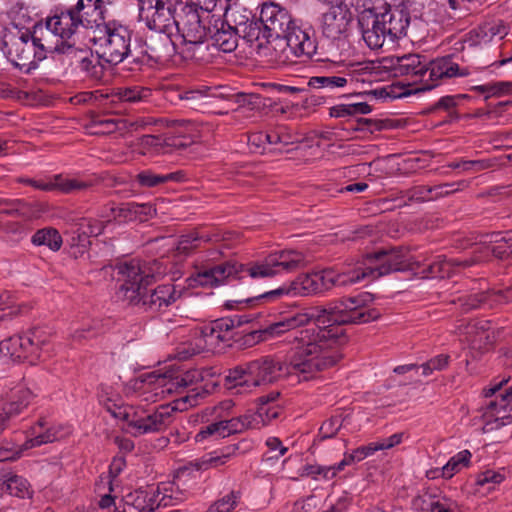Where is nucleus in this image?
<instances>
[{
	"instance_id": "1",
	"label": "nucleus",
	"mask_w": 512,
	"mask_h": 512,
	"mask_svg": "<svg viewBox=\"0 0 512 512\" xmlns=\"http://www.w3.org/2000/svg\"><path fill=\"white\" fill-rule=\"evenodd\" d=\"M373 300L371 293L362 292L325 307L317 306L309 311L297 312L311 316L306 325L313 321L315 326L299 327L286 333V340L295 344L286 363L287 374H295L307 381L336 365L341 355L332 349L347 341L343 325L369 323L381 317L378 309L366 308Z\"/></svg>"
},
{
	"instance_id": "2",
	"label": "nucleus",
	"mask_w": 512,
	"mask_h": 512,
	"mask_svg": "<svg viewBox=\"0 0 512 512\" xmlns=\"http://www.w3.org/2000/svg\"><path fill=\"white\" fill-rule=\"evenodd\" d=\"M118 280L122 281L119 297L128 305L145 311L158 312L172 305L179 295L172 284H163L155 289L148 287L166 274V266L158 259L133 258L115 266Z\"/></svg>"
},
{
	"instance_id": "3",
	"label": "nucleus",
	"mask_w": 512,
	"mask_h": 512,
	"mask_svg": "<svg viewBox=\"0 0 512 512\" xmlns=\"http://www.w3.org/2000/svg\"><path fill=\"white\" fill-rule=\"evenodd\" d=\"M306 265L305 255L297 250H281L269 255L263 263L247 266L234 260L224 261L199 271L189 278L190 286L215 287L229 279H242L244 274L251 278L272 277L281 272H293Z\"/></svg>"
},
{
	"instance_id": "4",
	"label": "nucleus",
	"mask_w": 512,
	"mask_h": 512,
	"mask_svg": "<svg viewBox=\"0 0 512 512\" xmlns=\"http://www.w3.org/2000/svg\"><path fill=\"white\" fill-rule=\"evenodd\" d=\"M261 21L267 42L271 38L284 39L292 53L318 62L317 44L311 29L297 26L289 11L276 3H263L260 9Z\"/></svg>"
},
{
	"instance_id": "5",
	"label": "nucleus",
	"mask_w": 512,
	"mask_h": 512,
	"mask_svg": "<svg viewBox=\"0 0 512 512\" xmlns=\"http://www.w3.org/2000/svg\"><path fill=\"white\" fill-rule=\"evenodd\" d=\"M250 321L247 315L213 320L195 329L193 339L176 348L175 357L184 361L202 352H222L226 347H231L234 338L239 335L236 329Z\"/></svg>"
},
{
	"instance_id": "6",
	"label": "nucleus",
	"mask_w": 512,
	"mask_h": 512,
	"mask_svg": "<svg viewBox=\"0 0 512 512\" xmlns=\"http://www.w3.org/2000/svg\"><path fill=\"white\" fill-rule=\"evenodd\" d=\"M512 256V230L507 231L501 240H495L494 244L476 247L472 256L453 258L449 262L441 259V256L425 258L422 263L418 260V277L422 279H442L449 273L450 266L466 269L484 261L490 257L500 260L509 259Z\"/></svg>"
},
{
	"instance_id": "7",
	"label": "nucleus",
	"mask_w": 512,
	"mask_h": 512,
	"mask_svg": "<svg viewBox=\"0 0 512 512\" xmlns=\"http://www.w3.org/2000/svg\"><path fill=\"white\" fill-rule=\"evenodd\" d=\"M287 374L286 363L273 356H263L228 370L225 384L238 392L276 382Z\"/></svg>"
},
{
	"instance_id": "8",
	"label": "nucleus",
	"mask_w": 512,
	"mask_h": 512,
	"mask_svg": "<svg viewBox=\"0 0 512 512\" xmlns=\"http://www.w3.org/2000/svg\"><path fill=\"white\" fill-rule=\"evenodd\" d=\"M98 28L103 33L97 38L96 53L99 60L116 66L125 59H131V64L144 65L145 56H139L131 49L132 31L127 26L113 21L104 23L102 28L98 25Z\"/></svg>"
},
{
	"instance_id": "9",
	"label": "nucleus",
	"mask_w": 512,
	"mask_h": 512,
	"mask_svg": "<svg viewBox=\"0 0 512 512\" xmlns=\"http://www.w3.org/2000/svg\"><path fill=\"white\" fill-rule=\"evenodd\" d=\"M411 260L412 255L408 247H382L367 254L364 264L354 269L356 274H363V279H377L393 272L410 269Z\"/></svg>"
},
{
	"instance_id": "10",
	"label": "nucleus",
	"mask_w": 512,
	"mask_h": 512,
	"mask_svg": "<svg viewBox=\"0 0 512 512\" xmlns=\"http://www.w3.org/2000/svg\"><path fill=\"white\" fill-rule=\"evenodd\" d=\"M2 50L8 60L26 74L41 61L28 29L7 31L2 39Z\"/></svg>"
},
{
	"instance_id": "11",
	"label": "nucleus",
	"mask_w": 512,
	"mask_h": 512,
	"mask_svg": "<svg viewBox=\"0 0 512 512\" xmlns=\"http://www.w3.org/2000/svg\"><path fill=\"white\" fill-rule=\"evenodd\" d=\"M176 409L169 405H161L155 410L135 409L130 414L118 412L117 417L127 422L130 433L140 436L165 431L173 422Z\"/></svg>"
},
{
	"instance_id": "12",
	"label": "nucleus",
	"mask_w": 512,
	"mask_h": 512,
	"mask_svg": "<svg viewBox=\"0 0 512 512\" xmlns=\"http://www.w3.org/2000/svg\"><path fill=\"white\" fill-rule=\"evenodd\" d=\"M509 378L493 379L488 387L483 389L486 398L494 397L487 403V412L495 417L494 421L487 422L490 429H499L512 422V385L504 388Z\"/></svg>"
},
{
	"instance_id": "13",
	"label": "nucleus",
	"mask_w": 512,
	"mask_h": 512,
	"mask_svg": "<svg viewBox=\"0 0 512 512\" xmlns=\"http://www.w3.org/2000/svg\"><path fill=\"white\" fill-rule=\"evenodd\" d=\"M177 0H138L139 20L150 30L167 32L176 23Z\"/></svg>"
},
{
	"instance_id": "14",
	"label": "nucleus",
	"mask_w": 512,
	"mask_h": 512,
	"mask_svg": "<svg viewBox=\"0 0 512 512\" xmlns=\"http://www.w3.org/2000/svg\"><path fill=\"white\" fill-rule=\"evenodd\" d=\"M175 26L183 37V54L186 58H194L195 48L208 40L210 24H204L197 9L186 7L184 16L176 20Z\"/></svg>"
},
{
	"instance_id": "15",
	"label": "nucleus",
	"mask_w": 512,
	"mask_h": 512,
	"mask_svg": "<svg viewBox=\"0 0 512 512\" xmlns=\"http://www.w3.org/2000/svg\"><path fill=\"white\" fill-rule=\"evenodd\" d=\"M420 59L421 56L418 54V94L437 86V81L440 79L469 74L466 69L460 70L459 65L454 63L451 57L432 60L424 66Z\"/></svg>"
},
{
	"instance_id": "16",
	"label": "nucleus",
	"mask_w": 512,
	"mask_h": 512,
	"mask_svg": "<svg viewBox=\"0 0 512 512\" xmlns=\"http://www.w3.org/2000/svg\"><path fill=\"white\" fill-rule=\"evenodd\" d=\"M20 347L18 350L19 361H28L35 364L37 361H45L53 354L51 335L43 328L35 327L20 335Z\"/></svg>"
},
{
	"instance_id": "17",
	"label": "nucleus",
	"mask_w": 512,
	"mask_h": 512,
	"mask_svg": "<svg viewBox=\"0 0 512 512\" xmlns=\"http://www.w3.org/2000/svg\"><path fill=\"white\" fill-rule=\"evenodd\" d=\"M311 318L306 314H293L285 317L283 320L268 325L265 329L246 331L240 338H234L233 342H239L241 346L252 347L261 341L270 338L280 337L295 328L304 327Z\"/></svg>"
},
{
	"instance_id": "18",
	"label": "nucleus",
	"mask_w": 512,
	"mask_h": 512,
	"mask_svg": "<svg viewBox=\"0 0 512 512\" xmlns=\"http://www.w3.org/2000/svg\"><path fill=\"white\" fill-rule=\"evenodd\" d=\"M512 301V287L495 290L486 289L477 292L462 294L451 300L458 305L463 312H469L478 308H494L495 306Z\"/></svg>"
},
{
	"instance_id": "19",
	"label": "nucleus",
	"mask_w": 512,
	"mask_h": 512,
	"mask_svg": "<svg viewBox=\"0 0 512 512\" xmlns=\"http://www.w3.org/2000/svg\"><path fill=\"white\" fill-rule=\"evenodd\" d=\"M31 38L37 48L38 60L41 61L47 57L48 53L57 52L68 55L83 53V50L76 48L74 43L61 40L47 23L44 26H35L31 31Z\"/></svg>"
},
{
	"instance_id": "20",
	"label": "nucleus",
	"mask_w": 512,
	"mask_h": 512,
	"mask_svg": "<svg viewBox=\"0 0 512 512\" xmlns=\"http://www.w3.org/2000/svg\"><path fill=\"white\" fill-rule=\"evenodd\" d=\"M358 26L363 40L370 49L381 48L388 38L385 21L379 7L362 11L358 17Z\"/></svg>"
},
{
	"instance_id": "21",
	"label": "nucleus",
	"mask_w": 512,
	"mask_h": 512,
	"mask_svg": "<svg viewBox=\"0 0 512 512\" xmlns=\"http://www.w3.org/2000/svg\"><path fill=\"white\" fill-rule=\"evenodd\" d=\"M413 4V1L405 0L397 6L385 4L379 7L385 21L386 34L392 42L407 35V29L411 21L410 7Z\"/></svg>"
},
{
	"instance_id": "22",
	"label": "nucleus",
	"mask_w": 512,
	"mask_h": 512,
	"mask_svg": "<svg viewBox=\"0 0 512 512\" xmlns=\"http://www.w3.org/2000/svg\"><path fill=\"white\" fill-rule=\"evenodd\" d=\"M149 383H155L158 386L166 387L167 392L173 390L178 391L179 389L187 388L192 386L199 381H202L203 377L199 370L189 369L186 371H179L175 369H169L164 373H152L148 376Z\"/></svg>"
},
{
	"instance_id": "23",
	"label": "nucleus",
	"mask_w": 512,
	"mask_h": 512,
	"mask_svg": "<svg viewBox=\"0 0 512 512\" xmlns=\"http://www.w3.org/2000/svg\"><path fill=\"white\" fill-rule=\"evenodd\" d=\"M84 20L83 15L76 12L73 7L57 8L54 15L46 19V23L61 40L69 42L79 26H85Z\"/></svg>"
},
{
	"instance_id": "24",
	"label": "nucleus",
	"mask_w": 512,
	"mask_h": 512,
	"mask_svg": "<svg viewBox=\"0 0 512 512\" xmlns=\"http://www.w3.org/2000/svg\"><path fill=\"white\" fill-rule=\"evenodd\" d=\"M232 236L231 231H205L194 229L179 237L176 245L178 254L189 255L194 250L200 248L205 243H218L226 241Z\"/></svg>"
},
{
	"instance_id": "25",
	"label": "nucleus",
	"mask_w": 512,
	"mask_h": 512,
	"mask_svg": "<svg viewBox=\"0 0 512 512\" xmlns=\"http://www.w3.org/2000/svg\"><path fill=\"white\" fill-rule=\"evenodd\" d=\"M317 280L313 272L300 274L295 280L288 284H283L281 287L265 292L260 295V298L276 299L281 296H308L321 294Z\"/></svg>"
},
{
	"instance_id": "26",
	"label": "nucleus",
	"mask_w": 512,
	"mask_h": 512,
	"mask_svg": "<svg viewBox=\"0 0 512 512\" xmlns=\"http://www.w3.org/2000/svg\"><path fill=\"white\" fill-rule=\"evenodd\" d=\"M151 213V207L145 204L125 203L118 207H105L101 217L107 218V223H125L131 221H145Z\"/></svg>"
},
{
	"instance_id": "27",
	"label": "nucleus",
	"mask_w": 512,
	"mask_h": 512,
	"mask_svg": "<svg viewBox=\"0 0 512 512\" xmlns=\"http://www.w3.org/2000/svg\"><path fill=\"white\" fill-rule=\"evenodd\" d=\"M208 39L219 50L230 53L237 48L239 37L228 20L217 18L214 21L210 20Z\"/></svg>"
},
{
	"instance_id": "28",
	"label": "nucleus",
	"mask_w": 512,
	"mask_h": 512,
	"mask_svg": "<svg viewBox=\"0 0 512 512\" xmlns=\"http://www.w3.org/2000/svg\"><path fill=\"white\" fill-rule=\"evenodd\" d=\"M279 397L280 392L274 390L257 399L256 412L250 415L253 420L252 425L254 428L259 429L266 426L272 420L277 419L280 416L282 407L278 403Z\"/></svg>"
},
{
	"instance_id": "29",
	"label": "nucleus",
	"mask_w": 512,
	"mask_h": 512,
	"mask_svg": "<svg viewBox=\"0 0 512 512\" xmlns=\"http://www.w3.org/2000/svg\"><path fill=\"white\" fill-rule=\"evenodd\" d=\"M175 53V45L167 32H159L156 36H151L146 42V49L137 54L145 56V63L154 61L160 63L171 58Z\"/></svg>"
},
{
	"instance_id": "30",
	"label": "nucleus",
	"mask_w": 512,
	"mask_h": 512,
	"mask_svg": "<svg viewBox=\"0 0 512 512\" xmlns=\"http://www.w3.org/2000/svg\"><path fill=\"white\" fill-rule=\"evenodd\" d=\"M34 399L33 392L24 386H16L8 394L7 401L0 408V418L8 425V422L23 413Z\"/></svg>"
},
{
	"instance_id": "31",
	"label": "nucleus",
	"mask_w": 512,
	"mask_h": 512,
	"mask_svg": "<svg viewBox=\"0 0 512 512\" xmlns=\"http://www.w3.org/2000/svg\"><path fill=\"white\" fill-rule=\"evenodd\" d=\"M321 294L334 287H346L363 280V274H356L355 269L344 272H335L331 268L313 271Z\"/></svg>"
},
{
	"instance_id": "32",
	"label": "nucleus",
	"mask_w": 512,
	"mask_h": 512,
	"mask_svg": "<svg viewBox=\"0 0 512 512\" xmlns=\"http://www.w3.org/2000/svg\"><path fill=\"white\" fill-rule=\"evenodd\" d=\"M489 330V322L482 320H470L468 322L461 321L456 326L455 332L464 337L471 347L476 349H483L491 343Z\"/></svg>"
},
{
	"instance_id": "33",
	"label": "nucleus",
	"mask_w": 512,
	"mask_h": 512,
	"mask_svg": "<svg viewBox=\"0 0 512 512\" xmlns=\"http://www.w3.org/2000/svg\"><path fill=\"white\" fill-rule=\"evenodd\" d=\"M0 491L20 499H30L34 493L28 480L13 471L0 473Z\"/></svg>"
},
{
	"instance_id": "34",
	"label": "nucleus",
	"mask_w": 512,
	"mask_h": 512,
	"mask_svg": "<svg viewBox=\"0 0 512 512\" xmlns=\"http://www.w3.org/2000/svg\"><path fill=\"white\" fill-rule=\"evenodd\" d=\"M90 126L95 129V134H110L114 132H128L138 128L137 122H131L120 117H105L94 115Z\"/></svg>"
},
{
	"instance_id": "35",
	"label": "nucleus",
	"mask_w": 512,
	"mask_h": 512,
	"mask_svg": "<svg viewBox=\"0 0 512 512\" xmlns=\"http://www.w3.org/2000/svg\"><path fill=\"white\" fill-rule=\"evenodd\" d=\"M466 95H448L441 97L437 102L432 104L431 106L427 108H422L420 111H418V114L421 115H437L441 111L447 112V118L440 120L436 125H440L442 123H446L448 121H452L454 119H458V114L455 110L458 100L461 98H466Z\"/></svg>"
},
{
	"instance_id": "36",
	"label": "nucleus",
	"mask_w": 512,
	"mask_h": 512,
	"mask_svg": "<svg viewBox=\"0 0 512 512\" xmlns=\"http://www.w3.org/2000/svg\"><path fill=\"white\" fill-rule=\"evenodd\" d=\"M137 180L143 187H156L167 182H184L187 180V175L183 170L166 174H157L151 170H144L137 175Z\"/></svg>"
},
{
	"instance_id": "37",
	"label": "nucleus",
	"mask_w": 512,
	"mask_h": 512,
	"mask_svg": "<svg viewBox=\"0 0 512 512\" xmlns=\"http://www.w3.org/2000/svg\"><path fill=\"white\" fill-rule=\"evenodd\" d=\"M347 21L344 15L331 9L322 16V33L331 40L339 39L346 30Z\"/></svg>"
},
{
	"instance_id": "38",
	"label": "nucleus",
	"mask_w": 512,
	"mask_h": 512,
	"mask_svg": "<svg viewBox=\"0 0 512 512\" xmlns=\"http://www.w3.org/2000/svg\"><path fill=\"white\" fill-rule=\"evenodd\" d=\"M238 449V444H233L224 448L220 454L217 452L208 453L190 464L195 467L196 470H207L211 467H218L224 465Z\"/></svg>"
},
{
	"instance_id": "39",
	"label": "nucleus",
	"mask_w": 512,
	"mask_h": 512,
	"mask_svg": "<svg viewBox=\"0 0 512 512\" xmlns=\"http://www.w3.org/2000/svg\"><path fill=\"white\" fill-rule=\"evenodd\" d=\"M123 501L125 505L133 507L138 512L155 511V491L149 493L146 490L138 489L126 494Z\"/></svg>"
},
{
	"instance_id": "40",
	"label": "nucleus",
	"mask_w": 512,
	"mask_h": 512,
	"mask_svg": "<svg viewBox=\"0 0 512 512\" xmlns=\"http://www.w3.org/2000/svg\"><path fill=\"white\" fill-rule=\"evenodd\" d=\"M465 186V181L444 183L434 186H418V201H431L449 195Z\"/></svg>"
},
{
	"instance_id": "41",
	"label": "nucleus",
	"mask_w": 512,
	"mask_h": 512,
	"mask_svg": "<svg viewBox=\"0 0 512 512\" xmlns=\"http://www.w3.org/2000/svg\"><path fill=\"white\" fill-rule=\"evenodd\" d=\"M150 95V90L144 87H122L111 94L112 103L135 104L145 100Z\"/></svg>"
},
{
	"instance_id": "42",
	"label": "nucleus",
	"mask_w": 512,
	"mask_h": 512,
	"mask_svg": "<svg viewBox=\"0 0 512 512\" xmlns=\"http://www.w3.org/2000/svg\"><path fill=\"white\" fill-rule=\"evenodd\" d=\"M31 242L36 246H47L52 251H58L63 241L57 229L45 227L33 234Z\"/></svg>"
},
{
	"instance_id": "43",
	"label": "nucleus",
	"mask_w": 512,
	"mask_h": 512,
	"mask_svg": "<svg viewBox=\"0 0 512 512\" xmlns=\"http://www.w3.org/2000/svg\"><path fill=\"white\" fill-rule=\"evenodd\" d=\"M471 91L484 94L485 100L490 97H502L512 94V81H496L470 88Z\"/></svg>"
},
{
	"instance_id": "44",
	"label": "nucleus",
	"mask_w": 512,
	"mask_h": 512,
	"mask_svg": "<svg viewBox=\"0 0 512 512\" xmlns=\"http://www.w3.org/2000/svg\"><path fill=\"white\" fill-rule=\"evenodd\" d=\"M241 38L250 43L258 42L259 46L267 42V36L264 33L263 22L261 21L260 15L256 17L252 12V19L248 20L247 27L244 28Z\"/></svg>"
},
{
	"instance_id": "45",
	"label": "nucleus",
	"mask_w": 512,
	"mask_h": 512,
	"mask_svg": "<svg viewBox=\"0 0 512 512\" xmlns=\"http://www.w3.org/2000/svg\"><path fill=\"white\" fill-rule=\"evenodd\" d=\"M90 244V237L86 233L85 226L80 225V227L72 233L70 239V254L74 258L81 257L87 251Z\"/></svg>"
},
{
	"instance_id": "46",
	"label": "nucleus",
	"mask_w": 512,
	"mask_h": 512,
	"mask_svg": "<svg viewBox=\"0 0 512 512\" xmlns=\"http://www.w3.org/2000/svg\"><path fill=\"white\" fill-rule=\"evenodd\" d=\"M472 454L469 450H463L450 458V460L443 466V478L450 479L461 469L468 467L470 464Z\"/></svg>"
},
{
	"instance_id": "47",
	"label": "nucleus",
	"mask_w": 512,
	"mask_h": 512,
	"mask_svg": "<svg viewBox=\"0 0 512 512\" xmlns=\"http://www.w3.org/2000/svg\"><path fill=\"white\" fill-rule=\"evenodd\" d=\"M223 427V437H228L231 434L242 433L246 429H255L252 425L253 420L250 415H243L240 417H233L229 420L220 421Z\"/></svg>"
},
{
	"instance_id": "48",
	"label": "nucleus",
	"mask_w": 512,
	"mask_h": 512,
	"mask_svg": "<svg viewBox=\"0 0 512 512\" xmlns=\"http://www.w3.org/2000/svg\"><path fill=\"white\" fill-rule=\"evenodd\" d=\"M347 83L348 79L346 77L329 75L311 77L307 82V86L316 89L324 88L332 91L335 88L344 87Z\"/></svg>"
},
{
	"instance_id": "49",
	"label": "nucleus",
	"mask_w": 512,
	"mask_h": 512,
	"mask_svg": "<svg viewBox=\"0 0 512 512\" xmlns=\"http://www.w3.org/2000/svg\"><path fill=\"white\" fill-rule=\"evenodd\" d=\"M56 189L63 193H72L75 191H83L93 186L92 181L81 180L77 178H62L61 175L54 177Z\"/></svg>"
},
{
	"instance_id": "50",
	"label": "nucleus",
	"mask_w": 512,
	"mask_h": 512,
	"mask_svg": "<svg viewBox=\"0 0 512 512\" xmlns=\"http://www.w3.org/2000/svg\"><path fill=\"white\" fill-rule=\"evenodd\" d=\"M443 498L440 497V495L433 493L428 494L425 493L421 497V503H418V507L422 511H429V512H453L451 509H449L445 503L442 502Z\"/></svg>"
},
{
	"instance_id": "51",
	"label": "nucleus",
	"mask_w": 512,
	"mask_h": 512,
	"mask_svg": "<svg viewBox=\"0 0 512 512\" xmlns=\"http://www.w3.org/2000/svg\"><path fill=\"white\" fill-rule=\"evenodd\" d=\"M505 479V475L499 471L486 470L481 472L476 477V485L478 487H487V492H491L495 489L496 485L502 483Z\"/></svg>"
},
{
	"instance_id": "52",
	"label": "nucleus",
	"mask_w": 512,
	"mask_h": 512,
	"mask_svg": "<svg viewBox=\"0 0 512 512\" xmlns=\"http://www.w3.org/2000/svg\"><path fill=\"white\" fill-rule=\"evenodd\" d=\"M343 424L342 415L331 416L324 421L319 429L318 438L320 440L330 439L336 436Z\"/></svg>"
},
{
	"instance_id": "53",
	"label": "nucleus",
	"mask_w": 512,
	"mask_h": 512,
	"mask_svg": "<svg viewBox=\"0 0 512 512\" xmlns=\"http://www.w3.org/2000/svg\"><path fill=\"white\" fill-rule=\"evenodd\" d=\"M394 71L397 76H411L413 78L416 75L414 55L409 53L399 57Z\"/></svg>"
},
{
	"instance_id": "54",
	"label": "nucleus",
	"mask_w": 512,
	"mask_h": 512,
	"mask_svg": "<svg viewBox=\"0 0 512 512\" xmlns=\"http://www.w3.org/2000/svg\"><path fill=\"white\" fill-rule=\"evenodd\" d=\"M80 69L93 80H100L104 74V67L99 61H94L92 57H81Z\"/></svg>"
},
{
	"instance_id": "55",
	"label": "nucleus",
	"mask_w": 512,
	"mask_h": 512,
	"mask_svg": "<svg viewBox=\"0 0 512 512\" xmlns=\"http://www.w3.org/2000/svg\"><path fill=\"white\" fill-rule=\"evenodd\" d=\"M241 494L239 491H231L223 498L216 501L211 507L215 510V512H232V510L237 506L240 500Z\"/></svg>"
},
{
	"instance_id": "56",
	"label": "nucleus",
	"mask_w": 512,
	"mask_h": 512,
	"mask_svg": "<svg viewBox=\"0 0 512 512\" xmlns=\"http://www.w3.org/2000/svg\"><path fill=\"white\" fill-rule=\"evenodd\" d=\"M450 356L446 354H440L434 358L421 364L422 374L424 376L431 375L434 371H441L445 369L449 364Z\"/></svg>"
},
{
	"instance_id": "57",
	"label": "nucleus",
	"mask_w": 512,
	"mask_h": 512,
	"mask_svg": "<svg viewBox=\"0 0 512 512\" xmlns=\"http://www.w3.org/2000/svg\"><path fill=\"white\" fill-rule=\"evenodd\" d=\"M266 446L269 451L264 455L265 461L278 460L288 451V448L283 446L281 440L277 437H269L266 440Z\"/></svg>"
},
{
	"instance_id": "58",
	"label": "nucleus",
	"mask_w": 512,
	"mask_h": 512,
	"mask_svg": "<svg viewBox=\"0 0 512 512\" xmlns=\"http://www.w3.org/2000/svg\"><path fill=\"white\" fill-rule=\"evenodd\" d=\"M225 19L230 22L231 27L235 30L242 23L248 22L249 19H252V11L246 8H236L231 12H224Z\"/></svg>"
},
{
	"instance_id": "59",
	"label": "nucleus",
	"mask_w": 512,
	"mask_h": 512,
	"mask_svg": "<svg viewBox=\"0 0 512 512\" xmlns=\"http://www.w3.org/2000/svg\"><path fill=\"white\" fill-rule=\"evenodd\" d=\"M212 437L215 439L224 438L223 437V427L220 421L210 423L204 427H202L199 432L195 435L196 442H202L205 439Z\"/></svg>"
},
{
	"instance_id": "60",
	"label": "nucleus",
	"mask_w": 512,
	"mask_h": 512,
	"mask_svg": "<svg viewBox=\"0 0 512 512\" xmlns=\"http://www.w3.org/2000/svg\"><path fill=\"white\" fill-rule=\"evenodd\" d=\"M27 207L24 200L0 198V213L6 215H20Z\"/></svg>"
},
{
	"instance_id": "61",
	"label": "nucleus",
	"mask_w": 512,
	"mask_h": 512,
	"mask_svg": "<svg viewBox=\"0 0 512 512\" xmlns=\"http://www.w3.org/2000/svg\"><path fill=\"white\" fill-rule=\"evenodd\" d=\"M102 7L103 0H78L77 4L73 6L76 12L83 15V18L90 14V10L93 12H98V14L102 16ZM101 18L103 19V17Z\"/></svg>"
},
{
	"instance_id": "62",
	"label": "nucleus",
	"mask_w": 512,
	"mask_h": 512,
	"mask_svg": "<svg viewBox=\"0 0 512 512\" xmlns=\"http://www.w3.org/2000/svg\"><path fill=\"white\" fill-rule=\"evenodd\" d=\"M20 344V335L11 336L0 342V352L5 356L17 360Z\"/></svg>"
},
{
	"instance_id": "63",
	"label": "nucleus",
	"mask_w": 512,
	"mask_h": 512,
	"mask_svg": "<svg viewBox=\"0 0 512 512\" xmlns=\"http://www.w3.org/2000/svg\"><path fill=\"white\" fill-rule=\"evenodd\" d=\"M388 126L389 125H388L387 120L358 118L356 130L368 131L370 133H374L376 131H381L383 129H386V128H388Z\"/></svg>"
},
{
	"instance_id": "64",
	"label": "nucleus",
	"mask_w": 512,
	"mask_h": 512,
	"mask_svg": "<svg viewBox=\"0 0 512 512\" xmlns=\"http://www.w3.org/2000/svg\"><path fill=\"white\" fill-rule=\"evenodd\" d=\"M57 439V432L53 428H47L44 433H39L34 438L30 439L29 443L30 447H37L42 444L54 442Z\"/></svg>"
}]
</instances>
